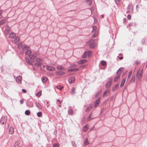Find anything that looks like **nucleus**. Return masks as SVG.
<instances>
[{
  "label": "nucleus",
  "mask_w": 147,
  "mask_h": 147,
  "mask_svg": "<svg viewBox=\"0 0 147 147\" xmlns=\"http://www.w3.org/2000/svg\"><path fill=\"white\" fill-rule=\"evenodd\" d=\"M142 74L143 69H142L141 71H140V69H139L137 71L136 75V78L139 80H140L142 79Z\"/></svg>",
  "instance_id": "obj_1"
},
{
  "label": "nucleus",
  "mask_w": 147,
  "mask_h": 147,
  "mask_svg": "<svg viewBox=\"0 0 147 147\" xmlns=\"http://www.w3.org/2000/svg\"><path fill=\"white\" fill-rule=\"evenodd\" d=\"M93 30L92 32L93 33L92 37L94 38L96 37L98 35V31L97 30L96 26H93L92 27Z\"/></svg>",
  "instance_id": "obj_2"
},
{
  "label": "nucleus",
  "mask_w": 147,
  "mask_h": 147,
  "mask_svg": "<svg viewBox=\"0 0 147 147\" xmlns=\"http://www.w3.org/2000/svg\"><path fill=\"white\" fill-rule=\"evenodd\" d=\"M43 61L42 59L40 58H37L36 59V63L35 64L37 67H41Z\"/></svg>",
  "instance_id": "obj_3"
},
{
  "label": "nucleus",
  "mask_w": 147,
  "mask_h": 147,
  "mask_svg": "<svg viewBox=\"0 0 147 147\" xmlns=\"http://www.w3.org/2000/svg\"><path fill=\"white\" fill-rule=\"evenodd\" d=\"M89 46L90 48H94L95 47L94 44V41L93 40H90L88 42Z\"/></svg>",
  "instance_id": "obj_4"
},
{
  "label": "nucleus",
  "mask_w": 147,
  "mask_h": 147,
  "mask_svg": "<svg viewBox=\"0 0 147 147\" xmlns=\"http://www.w3.org/2000/svg\"><path fill=\"white\" fill-rule=\"evenodd\" d=\"M7 120V117L5 116H3L1 118V123L3 124L4 125L5 124Z\"/></svg>",
  "instance_id": "obj_5"
},
{
  "label": "nucleus",
  "mask_w": 147,
  "mask_h": 147,
  "mask_svg": "<svg viewBox=\"0 0 147 147\" xmlns=\"http://www.w3.org/2000/svg\"><path fill=\"white\" fill-rule=\"evenodd\" d=\"M75 81V78L74 76H71L70 77L69 80V82L70 84H71L74 83Z\"/></svg>",
  "instance_id": "obj_6"
},
{
  "label": "nucleus",
  "mask_w": 147,
  "mask_h": 147,
  "mask_svg": "<svg viewBox=\"0 0 147 147\" xmlns=\"http://www.w3.org/2000/svg\"><path fill=\"white\" fill-rule=\"evenodd\" d=\"M46 67L47 69L50 71H54L55 69V67L50 66H47Z\"/></svg>",
  "instance_id": "obj_7"
},
{
  "label": "nucleus",
  "mask_w": 147,
  "mask_h": 147,
  "mask_svg": "<svg viewBox=\"0 0 147 147\" xmlns=\"http://www.w3.org/2000/svg\"><path fill=\"white\" fill-rule=\"evenodd\" d=\"M37 53H34V54H32V55H30L29 56V57L32 59H34L36 58L37 55Z\"/></svg>",
  "instance_id": "obj_8"
},
{
  "label": "nucleus",
  "mask_w": 147,
  "mask_h": 147,
  "mask_svg": "<svg viewBox=\"0 0 147 147\" xmlns=\"http://www.w3.org/2000/svg\"><path fill=\"white\" fill-rule=\"evenodd\" d=\"M112 82V80H110L107 82L106 84V87L108 88H109L111 86V85Z\"/></svg>",
  "instance_id": "obj_9"
},
{
  "label": "nucleus",
  "mask_w": 147,
  "mask_h": 147,
  "mask_svg": "<svg viewBox=\"0 0 147 147\" xmlns=\"http://www.w3.org/2000/svg\"><path fill=\"white\" fill-rule=\"evenodd\" d=\"M16 81L18 83L21 82L22 80V78L20 76H18L16 78Z\"/></svg>",
  "instance_id": "obj_10"
},
{
  "label": "nucleus",
  "mask_w": 147,
  "mask_h": 147,
  "mask_svg": "<svg viewBox=\"0 0 147 147\" xmlns=\"http://www.w3.org/2000/svg\"><path fill=\"white\" fill-rule=\"evenodd\" d=\"M55 73L57 75H62L65 74L64 72L61 71H56Z\"/></svg>",
  "instance_id": "obj_11"
},
{
  "label": "nucleus",
  "mask_w": 147,
  "mask_h": 147,
  "mask_svg": "<svg viewBox=\"0 0 147 147\" xmlns=\"http://www.w3.org/2000/svg\"><path fill=\"white\" fill-rule=\"evenodd\" d=\"M79 70V69L78 68H74L68 69L67 71L68 72H69L78 71Z\"/></svg>",
  "instance_id": "obj_12"
},
{
  "label": "nucleus",
  "mask_w": 147,
  "mask_h": 147,
  "mask_svg": "<svg viewBox=\"0 0 147 147\" xmlns=\"http://www.w3.org/2000/svg\"><path fill=\"white\" fill-rule=\"evenodd\" d=\"M14 131V128L13 127H11L9 128V132L11 134H12Z\"/></svg>",
  "instance_id": "obj_13"
},
{
  "label": "nucleus",
  "mask_w": 147,
  "mask_h": 147,
  "mask_svg": "<svg viewBox=\"0 0 147 147\" xmlns=\"http://www.w3.org/2000/svg\"><path fill=\"white\" fill-rule=\"evenodd\" d=\"M86 62V60L85 59H82L80 60L78 62V64H81L83 63H84Z\"/></svg>",
  "instance_id": "obj_14"
},
{
  "label": "nucleus",
  "mask_w": 147,
  "mask_h": 147,
  "mask_svg": "<svg viewBox=\"0 0 147 147\" xmlns=\"http://www.w3.org/2000/svg\"><path fill=\"white\" fill-rule=\"evenodd\" d=\"M123 71V68H120L119 69L118 71H117V74H120L121 75V72Z\"/></svg>",
  "instance_id": "obj_15"
},
{
  "label": "nucleus",
  "mask_w": 147,
  "mask_h": 147,
  "mask_svg": "<svg viewBox=\"0 0 147 147\" xmlns=\"http://www.w3.org/2000/svg\"><path fill=\"white\" fill-rule=\"evenodd\" d=\"M89 128L88 125H86L83 127L82 129L83 131L84 132H86L87 131Z\"/></svg>",
  "instance_id": "obj_16"
},
{
  "label": "nucleus",
  "mask_w": 147,
  "mask_h": 147,
  "mask_svg": "<svg viewBox=\"0 0 147 147\" xmlns=\"http://www.w3.org/2000/svg\"><path fill=\"white\" fill-rule=\"evenodd\" d=\"M120 74H117V76L114 78V81L115 82H116L120 78Z\"/></svg>",
  "instance_id": "obj_17"
},
{
  "label": "nucleus",
  "mask_w": 147,
  "mask_h": 147,
  "mask_svg": "<svg viewBox=\"0 0 147 147\" xmlns=\"http://www.w3.org/2000/svg\"><path fill=\"white\" fill-rule=\"evenodd\" d=\"M16 36V34L13 32H11L10 34L9 37L11 38H13Z\"/></svg>",
  "instance_id": "obj_18"
},
{
  "label": "nucleus",
  "mask_w": 147,
  "mask_h": 147,
  "mask_svg": "<svg viewBox=\"0 0 147 147\" xmlns=\"http://www.w3.org/2000/svg\"><path fill=\"white\" fill-rule=\"evenodd\" d=\"M100 99L98 98L94 103V106L95 107H97L99 105L100 102Z\"/></svg>",
  "instance_id": "obj_19"
},
{
  "label": "nucleus",
  "mask_w": 147,
  "mask_h": 147,
  "mask_svg": "<svg viewBox=\"0 0 147 147\" xmlns=\"http://www.w3.org/2000/svg\"><path fill=\"white\" fill-rule=\"evenodd\" d=\"M29 47L25 45H23L22 46V49L23 50H26L28 49Z\"/></svg>",
  "instance_id": "obj_20"
},
{
  "label": "nucleus",
  "mask_w": 147,
  "mask_h": 147,
  "mask_svg": "<svg viewBox=\"0 0 147 147\" xmlns=\"http://www.w3.org/2000/svg\"><path fill=\"white\" fill-rule=\"evenodd\" d=\"M125 80H126V79L125 78H124L123 80L122 81V82L121 83L120 85V87H122L123 86V85L125 82Z\"/></svg>",
  "instance_id": "obj_21"
},
{
  "label": "nucleus",
  "mask_w": 147,
  "mask_h": 147,
  "mask_svg": "<svg viewBox=\"0 0 147 147\" xmlns=\"http://www.w3.org/2000/svg\"><path fill=\"white\" fill-rule=\"evenodd\" d=\"M57 69L59 70H61V71H64L65 70V69L63 67L60 66H58L57 67Z\"/></svg>",
  "instance_id": "obj_22"
},
{
  "label": "nucleus",
  "mask_w": 147,
  "mask_h": 147,
  "mask_svg": "<svg viewBox=\"0 0 147 147\" xmlns=\"http://www.w3.org/2000/svg\"><path fill=\"white\" fill-rule=\"evenodd\" d=\"M48 80V78L46 77H44L42 78V80L43 82H46Z\"/></svg>",
  "instance_id": "obj_23"
},
{
  "label": "nucleus",
  "mask_w": 147,
  "mask_h": 147,
  "mask_svg": "<svg viewBox=\"0 0 147 147\" xmlns=\"http://www.w3.org/2000/svg\"><path fill=\"white\" fill-rule=\"evenodd\" d=\"M31 53V51L30 50H28L25 52V54L27 55H29V56L30 54Z\"/></svg>",
  "instance_id": "obj_24"
},
{
  "label": "nucleus",
  "mask_w": 147,
  "mask_h": 147,
  "mask_svg": "<svg viewBox=\"0 0 147 147\" xmlns=\"http://www.w3.org/2000/svg\"><path fill=\"white\" fill-rule=\"evenodd\" d=\"M119 87V85L118 84H117L115 85V86L113 88V91L115 90H117Z\"/></svg>",
  "instance_id": "obj_25"
},
{
  "label": "nucleus",
  "mask_w": 147,
  "mask_h": 147,
  "mask_svg": "<svg viewBox=\"0 0 147 147\" xmlns=\"http://www.w3.org/2000/svg\"><path fill=\"white\" fill-rule=\"evenodd\" d=\"M36 105L37 107L38 108L39 110H41L42 109L40 105V104L38 103H36Z\"/></svg>",
  "instance_id": "obj_26"
},
{
  "label": "nucleus",
  "mask_w": 147,
  "mask_h": 147,
  "mask_svg": "<svg viewBox=\"0 0 147 147\" xmlns=\"http://www.w3.org/2000/svg\"><path fill=\"white\" fill-rule=\"evenodd\" d=\"M20 143L18 141L16 142L14 144V147H19Z\"/></svg>",
  "instance_id": "obj_27"
},
{
  "label": "nucleus",
  "mask_w": 147,
  "mask_h": 147,
  "mask_svg": "<svg viewBox=\"0 0 147 147\" xmlns=\"http://www.w3.org/2000/svg\"><path fill=\"white\" fill-rule=\"evenodd\" d=\"M92 108V106L91 105H90L87 108L86 111H89L91 110Z\"/></svg>",
  "instance_id": "obj_28"
},
{
  "label": "nucleus",
  "mask_w": 147,
  "mask_h": 147,
  "mask_svg": "<svg viewBox=\"0 0 147 147\" xmlns=\"http://www.w3.org/2000/svg\"><path fill=\"white\" fill-rule=\"evenodd\" d=\"M55 87L61 90L63 88V86H61L60 85L56 86Z\"/></svg>",
  "instance_id": "obj_29"
},
{
  "label": "nucleus",
  "mask_w": 147,
  "mask_h": 147,
  "mask_svg": "<svg viewBox=\"0 0 147 147\" xmlns=\"http://www.w3.org/2000/svg\"><path fill=\"white\" fill-rule=\"evenodd\" d=\"M42 92L41 91H39L37 93L36 95L38 97H40L41 95Z\"/></svg>",
  "instance_id": "obj_30"
},
{
  "label": "nucleus",
  "mask_w": 147,
  "mask_h": 147,
  "mask_svg": "<svg viewBox=\"0 0 147 147\" xmlns=\"http://www.w3.org/2000/svg\"><path fill=\"white\" fill-rule=\"evenodd\" d=\"M20 38L18 37H16L14 40V41L16 42L17 43L20 41Z\"/></svg>",
  "instance_id": "obj_31"
},
{
  "label": "nucleus",
  "mask_w": 147,
  "mask_h": 147,
  "mask_svg": "<svg viewBox=\"0 0 147 147\" xmlns=\"http://www.w3.org/2000/svg\"><path fill=\"white\" fill-rule=\"evenodd\" d=\"M87 139H86L84 142V145L85 146L89 144Z\"/></svg>",
  "instance_id": "obj_32"
},
{
  "label": "nucleus",
  "mask_w": 147,
  "mask_h": 147,
  "mask_svg": "<svg viewBox=\"0 0 147 147\" xmlns=\"http://www.w3.org/2000/svg\"><path fill=\"white\" fill-rule=\"evenodd\" d=\"M87 4L88 5L90 6L91 5L92 0H87L86 1Z\"/></svg>",
  "instance_id": "obj_33"
},
{
  "label": "nucleus",
  "mask_w": 147,
  "mask_h": 147,
  "mask_svg": "<svg viewBox=\"0 0 147 147\" xmlns=\"http://www.w3.org/2000/svg\"><path fill=\"white\" fill-rule=\"evenodd\" d=\"M135 80V76H134L130 80V82L131 83H133L134 82Z\"/></svg>",
  "instance_id": "obj_34"
},
{
  "label": "nucleus",
  "mask_w": 147,
  "mask_h": 147,
  "mask_svg": "<svg viewBox=\"0 0 147 147\" xmlns=\"http://www.w3.org/2000/svg\"><path fill=\"white\" fill-rule=\"evenodd\" d=\"M109 91L108 90H106L105 92H104L103 94V96L105 97L106 96V94H109Z\"/></svg>",
  "instance_id": "obj_35"
},
{
  "label": "nucleus",
  "mask_w": 147,
  "mask_h": 147,
  "mask_svg": "<svg viewBox=\"0 0 147 147\" xmlns=\"http://www.w3.org/2000/svg\"><path fill=\"white\" fill-rule=\"evenodd\" d=\"M5 20H2L0 21V25L3 24L5 22Z\"/></svg>",
  "instance_id": "obj_36"
},
{
  "label": "nucleus",
  "mask_w": 147,
  "mask_h": 147,
  "mask_svg": "<svg viewBox=\"0 0 147 147\" xmlns=\"http://www.w3.org/2000/svg\"><path fill=\"white\" fill-rule=\"evenodd\" d=\"M30 114V111L28 110L26 111L25 112V114L26 115H29Z\"/></svg>",
  "instance_id": "obj_37"
},
{
  "label": "nucleus",
  "mask_w": 147,
  "mask_h": 147,
  "mask_svg": "<svg viewBox=\"0 0 147 147\" xmlns=\"http://www.w3.org/2000/svg\"><path fill=\"white\" fill-rule=\"evenodd\" d=\"M75 88H73L71 89V93L72 94H74L75 93Z\"/></svg>",
  "instance_id": "obj_38"
},
{
  "label": "nucleus",
  "mask_w": 147,
  "mask_h": 147,
  "mask_svg": "<svg viewBox=\"0 0 147 147\" xmlns=\"http://www.w3.org/2000/svg\"><path fill=\"white\" fill-rule=\"evenodd\" d=\"M101 64L102 65L105 66L106 65V63L105 61H101Z\"/></svg>",
  "instance_id": "obj_39"
},
{
  "label": "nucleus",
  "mask_w": 147,
  "mask_h": 147,
  "mask_svg": "<svg viewBox=\"0 0 147 147\" xmlns=\"http://www.w3.org/2000/svg\"><path fill=\"white\" fill-rule=\"evenodd\" d=\"M26 61L28 63L30 64V65H32V64L31 63L30 61L28 58H26Z\"/></svg>",
  "instance_id": "obj_40"
},
{
  "label": "nucleus",
  "mask_w": 147,
  "mask_h": 147,
  "mask_svg": "<svg viewBox=\"0 0 147 147\" xmlns=\"http://www.w3.org/2000/svg\"><path fill=\"white\" fill-rule=\"evenodd\" d=\"M73 111L71 109H69L68 111V113L70 115H71L72 114Z\"/></svg>",
  "instance_id": "obj_41"
},
{
  "label": "nucleus",
  "mask_w": 147,
  "mask_h": 147,
  "mask_svg": "<svg viewBox=\"0 0 147 147\" xmlns=\"http://www.w3.org/2000/svg\"><path fill=\"white\" fill-rule=\"evenodd\" d=\"M132 73V71H130L129 72L128 75V78H130V76H131V75Z\"/></svg>",
  "instance_id": "obj_42"
},
{
  "label": "nucleus",
  "mask_w": 147,
  "mask_h": 147,
  "mask_svg": "<svg viewBox=\"0 0 147 147\" xmlns=\"http://www.w3.org/2000/svg\"><path fill=\"white\" fill-rule=\"evenodd\" d=\"M42 115V113L41 112H38L37 113V115L38 117H40Z\"/></svg>",
  "instance_id": "obj_43"
},
{
  "label": "nucleus",
  "mask_w": 147,
  "mask_h": 147,
  "mask_svg": "<svg viewBox=\"0 0 147 147\" xmlns=\"http://www.w3.org/2000/svg\"><path fill=\"white\" fill-rule=\"evenodd\" d=\"M53 147H58L59 145L58 144L55 143L53 144Z\"/></svg>",
  "instance_id": "obj_44"
},
{
  "label": "nucleus",
  "mask_w": 147,
  "mask_h": 147,
  "mask_svg": "<svg viewBox=\"0 0 147 147\" xmlns=\"http://www.w3.org/2000/svg\"><path fill=\"white\" fill-rule=\"evenodd\" d=\"M92 53V52L91 51H89L88 52L87 55L88 56H90Z\"/></svg>",
  "instance_id": "obj_45"
},
{
  "label": "nucleus",
  "mask_w": 147,
  "mask_h": 147,
  "mask_svg": "<svg viewBox=\"0 0 147 147\" xmlns=\"http://www.w3.org/2000/svg\"><path fill=\"white\" fill-rule=\"evenodd\" d=\"M22 45V44L21 43H20L18 45V48L20 49Z\"/></svg>",
  "instance_id": "obj_46"
},
{
  "label": "nucleus",
  "mask_w": 147,
  "mask_h": 147,
  "mask_svg": "<svg viewBox=\"0 0 147 147\" xmlns=\"http://www.w3.org/2000/svg\"><path fill=\"white\" fill-rule=\"evenodd\" d=\"M90 120H91V115L88 116V117L87 118V121H89Z\"/></svg>",
  "instance_id": "obj_47"
},
{
  "label": "nucleus",
  "mask_w": 147,
  "mask_h": 147,
  "mask_svg": "<svg viewBox=\"0 0 147 147\" xmlns=\"http://www.w3.org/2000/svg\"><path fill=\"white\" fill-rule=\"evenodd\" d=\"M131 18V16L130 15H128L127 16V18L128 20H130Z\"/></svg>",
  "instance_id": "obj_48"
},
{
  "label": "nucleus",
  "mask_w": 147,
  "mask_h": 147,
  "mask_svg": "<svg viewBox=\"0 0 147 147\" xmlns=\"http://www.w3.org/2000/svg\"><path fill=\"white\" fill-rule=\"evenodd\" d=\"M101 94V92L100 91H99L96 94V96H97L98 95Z\"/></svg>",
  "instance_id": "obj_49"
},
{
  "label": "nucleus",
  "mask_w": 147,
  "mask_h": 147,
  "mask_svg": "<svg viewBox=\"0 0 147 147\" xmlns=\"http://www.w3.org/2000/svg\"><path fill=\"white\" fill-rule=\"evenodd\" d=\"M22 91L24 93H26V90L24 89H22Z\"/></svg>",
  "instance_id": "obj_50"
},
{
  "label": "nucleus",
  "mask_w": 147,
  "mask_h": 147,
  "mask_svg": "<svg viewBox=\"0 0 147 147\" xmlns=\"http://www.w3.org/2000/svg\"><path fill=\"white\" fill-rule=\"evenodd\" d=\"M115 1L117 4L119 3V0H115Z\"/></svg>",
  "instance_id": "obj_51"
},
{
  "label": "nucleus",
  "mask_w": 147,
  "mask_h": 147,
  "mask_svg": "<svg viewBox=\"0 0 147 147\" xmlns=\"http://www.w3.org/2000/svg\"><path fill=\"white\" fill-rule=\"evenodd\" d=\"M140 62L139 61H136L135 62V63L136 64V65H138V64L140 63Z\"/></svg>",
  "instance_id": "obj_52"
},
{
  "label": "nucleus",
  "mask_w": 147,
  "mask_h": 147,
  "mask_svg": "<svg viewBox=\"0 0 147 147\" xmlns=\"http://www.w3.org/2000/svg\"><path fill=\"white\" fill-rule=\"evenodd\" d=\"M126 18H124L123 19V22L124 23H125L126 22Z\"/></svg>",
  "instance_id": "obj_53"
},
{
  "label": "nucleus",
  "mask_w": 147,
  "mask_h": 147,
  "mask_svg": "<svg viewBox=\"0 0 147 147\" xmlns=\"http://www.w3.org/2000/svg\"><path fill=\"white\" fill-rule=\"evenodd\" d=\"M86 53L85 52L84 53V55H83V56H82L83 57V58H85L86 57Z\"/></svg>",
  "instance_id": "obj_54"
},
{
  "label": "nucleus",
  "mask_w": 147,
  "mask_h": 147,
  "mask_svg": "<svg viewBox=\"0 0 147 147\" xmlns=\"http://www.w3.org/2000/svg\"><path fill=\"white\" fill-rule=\"evenodd\" d=\"M57 101L58 102H59L60 103H61V102H62V100L61 101L60 100L58 99L57 100Z\"/></svg>",
  "instance_id": "obj_55"
},
{
  "label": "nucleus",
  "mask_w": 147,
  "mask_h": 147,
  "mask_svg": "<svg viewBox=\"0 0 147 147\" xmlns=\"http://www.w3.org/2000/svg\"><path fill=\"white\" fill-rule=\"evenodd\" d=\"M118 57L119 58V59L120 60H121L123 59V57H119V56H118Z\"/></svg>",
  "instance_id": "obj_56"
},
{
  "label": "nucleus",
  "mask_w": 147,
  "mask_h": 147,
  "mask_svg": "<svg viewBox=\"0 0 147 147\" xmlns=\"http://www.w3.org/2000/svg\"><path fill=\"white\" fill-rule=\"evenodd\" d=\"M21 104H22L23 103V100H21L20 101Z\"/></svg>",
  "instance_id": "obj_57"
},
{
  "label": "nucleus",
  "mask_w": 147,
  "mask_h": 147,
  "mask_svg": "<svg viewBox=\"0 0 147 147\" xmlns=\"http://www.w3.org/2000/svg\"><path fill=\"white\" fill-rule=\"evenodd\" d=\"M77 66V65H73L72 66V67H76Z\"/></svg>",
  "instance_id": "obj_58"
},
{
  "label": "nucleus",
  "mask_w": 147,
  "mask_h": 147,
  "mask_svg": "<svg viewBox=\"0 0 147 147\" xmlns=\"http://www.w3.org/2000/svg\"><path fill=\"white\" fill-rule=\"evenodd\" d=\"M2 13V11L1 10H0V16L1 15Z\"/></svg>",
  "instance_id": "obj_59"
},
{
  "label": "nucleus",
  "mask_w": 147,
  "mask_h": 147,
  "mask_svg": "<svg viewBox=\"0 0 147 147\" xmlns=\"http://www.w3.org/2000/svg\"><path fill=\"white\" fill-rule=\"evenodd\" d=\"M45 67H46V66L45 65H43L42 66V67H43V68H45Z\"/></svg>",
  "instance_id": "obj_60"
},
{
  "label": "nucleus",
  "mask_w": 147,
  "mask_h": 147,
  "mask_svg": "<svg viewBox=\"0 0 147 147\" xmlns=\"http://www.w3.org/2000/svg\"><path fill=\"white\" fill-rule=\"evenodd\" d=\"M59 107H61V105H59Z\"/></svg>",
  "instance_id": "obj_61"
},
{
  "label": "nucleus",
  "mask_w": 147,
  "mask_h": 147,
  "mask_svg": "<svg viewBox=\"0 0 147 147\" xmlns=\"http://www.w3.org/2000/svg\"><path fill=\"white\" fill-rule=\"evenodd\" d=\"M92 8H91V12H92Z\"/></svg>",
  "instance_id": "obj_62"
},
{
  "label": "nucleus",
  "mask_w": 147,
  "mask_h": 147,
  "mask_svg": "<svg viewBox=\"0 0 147 147\" xmlns=\"http://www.w3.org/2000/svg\"><path fill=\"white\" fill-rule=\"evenodd\" d=\"M102 18H103V15H102Z\"/></svg>",
  "instance_id": "obj_63"
},
{
  "label": "nucleus",
  "mask_w": 147,
  "mask_h": 147,
  "mask_svg": "<svg viewBox=\"0 0 147 147\" xmlns=\"http://www.w3.org/2000/svg\"><path fill=\"white\" fill-rule=\"evenodd\" d=\"M47 104H48V103H49V102H47Z\"/></svg>",
  "instance_id": "obj_64"
}]
</instances>
